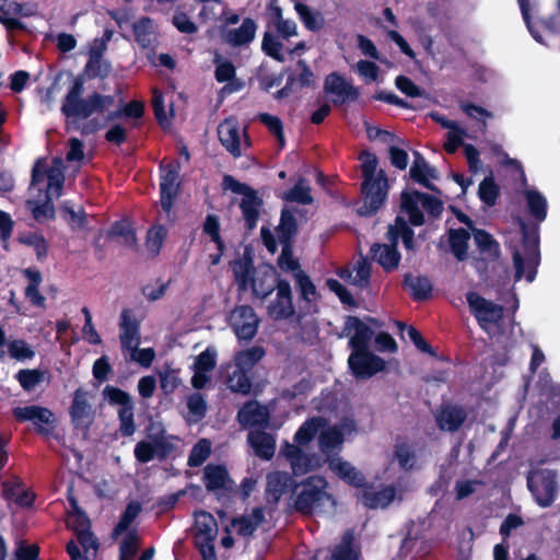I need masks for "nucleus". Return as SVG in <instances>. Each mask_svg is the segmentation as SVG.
Here are the masks:
<instances>
[{"instance_id": "30", "label": "nucleus", "mask_w": 560, "mask_h": 560, "mask_svg": "<svg viewBox=\"0 0 560 560\" xmlns=\"http://www.w3.org/2000/svg\"><path fill=\"white\" fill-rule=\"evenodd\" d=\"M237 420L244 428L265 425L268 423L269 415L265 407L256 400H250L237 411Z\"/></svg>"}, {"instance_id": "4", "label": "nucleus", "mask_w": 560, "mask_h": 560, "mask_svg": "<svg viewBox=\"0 0 560 560\" xmlns=\"http://www.w3.org/2000/svg\"><path fill=\"white\" fill-rule=\"evenodd\" d=\"M66 525L75 535V540L67 542L66 551L71 560H92L96 557L100 541L92 532L91 520L84 510L67 512Z\"/></svg>"}, {"instance_id": "55", "label": "nucleus", "mask_w": 560, "mask_h": 560, "mask_svg": "<svg viewBox=\"0 0 560 560\" xmlns=\"http://www.w3.org/2000/svg\"><path fill=\"white\" fill-rule=\"evenodd\" d=\"M139 550V536L136 529L127 533L119 544V560H133Z\"/></svg>"}, {"instance_id": "12", "label": "nucleus", "mask_w": 560, "mask_h": 560, "mask_svg": "<svg viewBox=\"0 0 560 560\" xmlns=\"http://www.w3.org/2000/svg\"><path fill=\"white\" fill-rule=\"evenodd\" d=\"M466 300L470 308V313L475 316L482 329H487V324H497L503 318V306L485 299L477 292H468L466 294Z\"/></svg>"}, {"instance_id": "27", "label": "nucleus", "mask_w": 560, "mask_h": 560, "mask_svg": "<svg viewBox=\"0 0 560 560\" xmlns=\"http://www.w3.org/2000/svg\"><path fill=\"white\" fill-rule=\"evenodd\" d=\"M262 206L264 200L258 195L257 190L242 198L240 209L244 219V228L246 232L249 233L256 229Z\"/></svg>"}, {"instance_id": "24", "label": "nucleus", "mask_w": 560, "mask_h": 560, "mask_svg": "<svg viewBox=\"0 0 560 560\" xmlns=\"http://www.w3.org/2000/svg\"><path fill=\"white\" fill-rule=\"evenodd\" d=\"M467 419V413L462 406L442 405L435 416V421L440 430L456 432L460 429Z\"/></svg>"}, {"instance_id": "54", "label": "nucleus", "mask_w": 560, "mask_h": 560, "mask_svg": "<svg viewBox=\"0 0 560 560\" xmlns=\"http://www.w3.org/2000/svg\"><path fill=\"white\" fill-rule=\"evenodd\" d=\"M202 231L207 234L211 242L217 246V249H225V243L221 236V228L219 217L215 214H208L202 225Z\"/></svg>"}, {"instance_id": "48", "label": "nucleus", "mask_w": 560, "mask_h": 560, "mask_svg": "<svg viewBox=\"0 0 560 560\" xmlns=\"http://www.w3.org/2000/svg\"><path fill=\"white\" fill-rule=\"evenodd\" d=\"M478 196L482 203L493 207L500 196V187L492 176L485 177L478 187Z\"/></svg>"}, {"instance_id": "52", "label": "nucleus", "mask_w": 560, "mask_h": 560, "mask_svg": "<svg viewBox=\"0 0 560 560\" xmlns=\"http://www.w3.org/2000/svg\"><path fill=\"white\" fill-rule=\"evenodd\" d=\"M211 454V443L207 439L199 440L191 448L187 464L189 467L201 466Z\"/></svg>"}, {"instance_id": "9", "label": "nucleus", "mask_w": 560, "mask_h": 560, "mask_svg": "<svg viewBox=\"0 0 560 560\" xmlns=\"http://www.w3.org/2000/svg\"><path fill=\"white\" fill-rule=\"evenodd\" d=\"M160 203L164 212L168 213L177 197L180 182L179 171L180 164L177 160H173L167 164H160Z\"/></svg>"}, {"instance_id": "34", "label": "nucleus", "mask_w": 560, "mask_h": 560, "mask_svg": "<svg viewBox=\"0 0 560 560\" xmlns=\"http://www.w3.org/2000/svg\"><path fill=\"white\" fill-rule=\"evenodd\" d=\"M203 481L208 491L231 489L232 480L224 465L209 464L205 467Z\"/></svg>"}, {"instance_id": "17", "label": "nucleus", "mask_w": 560, "mask_h": 560, "mask_svg": "<svg viewBox=\"0 0 560 560\" xmlns=\"http://www.w3.org/2000/svg\"><path fill=\"white\" fill-rule=\"evenodd\" d=\"M296 488V480L287 471H273L267 475L266 499L268 503L277 504L281 497Z\"/></svg>"}, {"instance_id": "28", "label": "nucleus", "mask_w": 560, "mask_h": 560, "mask_svg": "<svg viewBox=\"0 0 560 560\" xmlns=\"http://www.w3.org/2000/svg\"><path fill=\"white\" fill-rule=\"evenodd\" d=\"M247 442L259 458L270 460L275 456L276 440L272 434L264 430H254L248 433Z\"/></svg>"}, {"instance_id": "51", "label": "nucleus", "mask_w": 560, "mask_h": 560, "mask_svg": "<svg viewBox=\"0 0 560 560\" xmlns=\"http://www.w3.org/2000/svg\"><path fill=\"white\" fill-rule=\"evenodd\" d=\"M528 211L538 221H544L547 217V200L537 190H527L525 192Z\"/></svg>"}, {"instance_id": "61", "label": "nucleus", "mask_w": 560, "mask_h": 560, "mask_svg": "<svg viewBox=\"0 0 560 560\" xmlns=\"http://www.w3.org/2000/svg\"><path fill=\"white\" fill-rule=\"evenodd\" d=\"M187 408L195 422L202 420L207 412V401L200 393L191 394L187 399Z\"/></svg>"}, {"instance_id": "20", "label": "nucleus", "mask_w": 560, "mask_h": 560, "mask_svg": "<svg viewBox=\"0 0 560 560\" xmlns=\"http://www.w3.org/2000/svg\"><path fill=\"white\" fill-rule=\"evenodd\" d=\"M218 137L234 159L242 156L240 125L236 118L229 117L221 121L218 126Z\"/></svg>"}, {"instance_id": "38", "label": "nucleus", "mask_w": 560, "mask_h": 560, "mask_svg": "<svg viewBox=\"0 0 560 560\" xmlns=\"http://www.w3.org/2000/svg\"><path fill=\"white\" fill-rule=\"evenodd\" d=\"M470 232L464 228L452 229L448 232V244L452 254L458 261H464L468 256V242Z\"/></svg>"}, {"instance_id": "62", "label": "nucleus", "mask_w": 560, "mask_h": 560, "mask_svg": "<svg viewBox=\"0 0 560 560\" xmlns=\"http://www.w3.org/2000/svg\"><path fill=\"white\" fill-rule=\"evenodd\" d=\"M327 288L334 292L340 300V302L350 307H358V302L349 290L340 283L337 279L329 278L326 281Z\"/></svg>"}, {"instance_id": "3", "label": "nucleus", "mask_w": 560, "mask_h": 560, "mask_svg": "<svg viewBox=\"0 0 560 560\" xmlns=\"http://www.w3.org/2000/svg\"><path fill=\"white\" fill-rule=\"evenodd\" d=\"M327 487V479L319 475H312L300 482L296 481L292 498L294 510L308 516L314 513H322L326 503L336 508L337 500L326 491Z\"/></svg>"}, {"instance_id": "26", "label": "nucleus", "mask_w": 560, "mask_h": 560, "mask_svg": "<svg viewBox=\"0 0 560 560\" xmlns=\"http://www.w3.org/2000/svg\"><path fill=\"white\" fill-rule=\"evenodd\" d=\"M32 14L31 5H23L12 0H0V22L10 28L23 27L20 19Z\"/></svg>"}, {"instance_id": "36", "label": "nucleus", "mask_w": 560, "mask_h": 560, "mask_svg": "<svg viewBox=\"0 0 560 560\" xmlns=\"http://www.w3.org/2000/svg\"><path fill=\"white\" fill-rule=\"evenodd\" d=\"M471 233L478 250L486 260L495 261L499 259L501 255L500 244L489 232L477 228Z\"/></svg>"}, {"instance_id": "16", "label": "nucleus", "mask_w": 560, "mask_h": 560, "mask_svg": "<svg viewBox=\"0 0 560 560\" xmlns=\"http://www.w3.org/2000/svg\"><path fill=\"white\" fill-rule=\"evenodd\" d=\"M44 178L47 179L46 197L54 196L55 198H59L65 184L62 162L56 159L52 166L45 168L44 162L37 159V184Z\"/></svg>"}, {"instance_id": "50", "label": "nucleus", "mask_w": 560, "mask_h": 560, "mask_svg": "<svg viewBox=\"0 0 560 560\" xmlns=\"http://www.w3.org/2000/svg\"><path fill=\"white\" fill-rule=\"evenodd\" d=\"M282 246L281 253L277 259L278 267L284 272H298L302 270L300 261L294 257L293 248L294 243H280Z\"/></svg>"}, {"instance_id": "14", "label": "nucleus", "mask_w": 560, "mask_h": 560, "mask_svg": "<svg viewBox=\"0 0 560 560\" xmlns=\"http://www.w3.org/2000/svg\"><path fill=\"white\" fill-rule=\"evenodd\" d=\"M74 429L88 432L94 421V411L88 399V392L79 387L74 390L69 409Z\"/></svg>"}, {"instance_id": "49", "label": "nucleus", "mask_w": 560, "mask_h": 560, "mask_svg": "<svg viewBox=\"0 0 560 560\" xmlns=\"http://www.w3.org/2000/svg\"><path fill=\"white\" fill-rule=\"evenodd\" d=\"M108 237H122L125 245L128 247L137 246L136 231L128 221L120 220L112 224L107 233Z\"/></svg>"}, {"instance_id": "53", "label": "nucleus", "mask_w": 560, "mask_h": 560, "mask_svg": "<svg viewBox=\"0 0 560 560\" xmlns=\"http://www.w3.org/2000/svg\"><path fill=\"white\" fill-rule=\"evenodd\" d=\"M401 331L407 330V335L418 350L430 357H436L438 353L433 347L422 337L421 332L413 326L405 323H398Z\"/></svg>"}, {"instance_id": "45", "label": "nucleus", "mask_w": 560, "mask_h": 560, "mask_svg": "<svg viewBox=\"0 0 560 560\" xmlns=\"http://www.w3.org/2000/svg\"><path fill=\"white\" fill-rule=\"evenodd\" d=\"M283 199L300 205H311L314 201L311 187L304 177H300L294 186L284 192Z\"/></svg>"}, {"instance_id": "43", "label": "nucleus", "mask_w": 560, "mask_h": 560, "mask_svg": "<svg viewBox=\"0 0 560 560\" xmlns=\"http://www.w3.org/2000/svg\"><path fill=\"white\" fill-rule=\"evenodd\" d=\"M265 354L266 351L261 346H253L246 350H241L234 355L235 368L250 372Z\"/></svg>"}, {"instance_id": "1", "label": "nucleus", "mask_w": 560, "mask_h": 560, "mask_svg": "<svg viewBox=\"0 0 560 560\" xmlns=\"http://www.w3.org/2000/svg\"><path fill=\"white\" fill-rule=\"evenodd\" d=\"M84 78L78 75L61 102L60 112L65 117L68 130H78L82 136H89L101 130L104 125L94 114H103L114 104V96L93 92L82 97Z\"/></svg>"}, {"instance_id": "41", "label": "nucleus", "mask_w": 560, "mask_h": 560, "mask_svg": "<svg viewBox=\"0 0 560 560\" xmlns=\"http://www.w3.org/2000/svg\"><path fill=\"white\" fill-rule=\"evenodd\" d=\"M360 548L354 547V535L348 530L342 535L341 542L331 553V560H360Z\"/></svg>"}, {"instance_id": "37", "label": "nucleus", "mask_w": 560, "mask_h": 560, "mask_svg": "<svg viewBox=\"0 0 560 560\" xmlns=\"http://www.w3.org/2000/svg\"><path fill=\"white\" fill-rule=\"evenodd\" d=\"M327 425V420L323 417H312L302 423L295 432L293 440L295 445H307L318 433L320 429Z\"/></svg>"}, {"instance_id": "2", "label": "nucleus", "mask_w": 560, "mask_h": 560, "mask_svg": "<svg viewBox=\"0 0 560 560\" xmlns=\"http://www.w3.org/2000/svg\"><path fill=\"white\" fill-rule=\"evenodd\" d=\"M359 159L362 161L361 171L363 182L361 184V194L363 203L359 207L358 213L362 217H372L375 215L385 203L388 189L387 178L383 170L375 176L377 158L374 153L363 151Z\"/></svg>"}, {"instance_id": "21", "label": "nucleus", "mask_w": 560, "mask_h": 560, "mask_svg": "<svg viewBox=\"0 0 560 560\" xmlns=\"http://www.w3.org/2000/svg\"><path fill=\"white\" fill-rule=\"evenodd\" d=\"M385 238L393 241L397 246L399 240H401L408 254L416 255L418 252L415 231L401 215H397L394 223L388 225Z\"/></svg>"}, {"instance_id": "31", "label": "nucleus", "mask_w": 560, "mask_h": 560, "mask_svg": "<svg viewBox=\"0 0 560 560\" xmlns=\"http://www.w3.org/2000/svg\"><path fill=\"white\" fill-rule=\"evenodd\" d=\"M402 287L408 289L413 301H427L432 295L433 285L427 276H415L408 272L404 276Z\"/></svg>"}, {"instance_id": "19", "label": "nucleus", "mask_w": 560, "mask_h": 560, "mask_svg": "<svg viewBox=\"0 0 560 560\" xmlns=\"http://www.w3.org/2000/svg\"><path fill=\"white\" fill-rule=\"evenodd\" d=\"M119 340L122 350H136L140 345V322L131 310L124 308L119 320Z\"/></svg>"}, {"instance_id": "32", "label": "nucleus", "mask_w": 560, "mask_h": 560, "mask_svg": "<svg viewBox=\"0 0 560 560\" xmlns=\"http://www.w3.org/2000/svg\"><path fill=\"white\" fill-rule=\"evenodd\" d=\"M257 24L252 18H245L237 28L228 30L224 40L233 47L250 44L256 35Z\"/></svg>"}, {"instance_id": "42", "label": "nucleus", "mask_w": 560, "mask_h": 560, "mask_svg": "<svg viewBox=\"0 0 560 560\" xmlns=\"http://www.w3.org/2000/svg\"><path fill=\"white\" fill-rule=\"evenodd\" d=\"M523 247L528 256V260L538 265L539 260V236L536 229L529 230L525 222H521Z\"/></svg>"}, {"instance_id": "13", "label": "nucleus", "mask_w": 560, "mask_h": 560, "mask_svg": "<svg viewBox=\"0 0 560 560\" xmlns=\"http://www.w3.org/2000/svg\"><path fill=\"white\" fill-rule=\"evenodd\" d=\"M259 319L249 305L236 306L230 317V326L238 340L250 341L258 330Z\"/></svg>"}, {"instance_id": "23", "label": "nucleus", "mask_w": 560, "mask_h": 560, "mask_svg": "<svg viewBox=\"0 0 560 560\" xmlns=\"http://www.w3.org/2000/svg\"><path fill=\"white\" fill-rule=\"evenodd\" d=\"M328 466L338 478L355 489L362 490L368 483L366 477L362 471L340 457L328 458Z\"/></svg>"}, {"instance_id": "60", "label": "nucleus", "mask_w": 560, "mask_h": 560, "mask_svg": "<svg viewBox=\"0 0 560 560\" xmlns=\"http://www.w3.org/2000/svg\"><path fill=\"white\" fill-rule=\"evenodd\" d=\"M150 24L151 19L148 16H143L132 25V33L135 39L142 48H147L151 44L149 31Z\"/></svg>"}, {"instance_id": "22", "label": "nucleus", "mask_w": 560, "mask_h": 560, "mask_svg": "<svg viewBox=\"0 0 560 560\" xmlns=\"http://www.w3.org/2000/svg\"><path fill=\"white\" fill-rule=\"evenodd\" d=\"M370 256L385 272L395 271L401 260L398 246L393 241H388L387 244L374 243L370 247Z\"/></svg>"}, {"instance_id": "10", "label": "nucleus", "mask_w": 560, "mask_h": 560, "mask_svg": "<svg viewBox=\"0 0 560 560\" xmlns=\"http://www.w3.org/2000/svg\"><path fill=\"white\" fill-rule=\"evenodd\" d=\"M348 366L357 380H368L385 370V361L369 349L352 350Z\"/></svg>"}, {"instance_id": "63", "label": "nucleus", "mask_w": 560, "mask_h": 560, "mask_svg": "<svg viewBox=\"0 0 560 560\" xmlns=\"http://www.w3.org/2000/svg\"><path fill=\"white\" fill-rule=\"evenodd\" d=\"M396 88L408 97H421L424 91L417 85L409 77L398 75L395 79Z\"/></svg>"}, {"instance_id": "8", "label": "nucleus", "mask_w": 560, "mask_h": 560, "mask_svg": "<svg viewBox=\"0 0 560 560\" xmlns=\"http://www.w3.org/2000/svg\"><path fill=\"white\" fill-rule=\"evenodd\" d=\"M527 487L536 503L549 508L558 495L557 472L549 468H538L528 472Z\"/></svg>"}, {"instance_id": "35", "label": "nucleus", "mask_w": 560, "mask_h": 560, "mask_svg": "<svg viewBox=\"0 0 560 560\" xmlns=\"http://www.w3.org/2000/svg\"><path fill=\"white\" fill-rule=\"evenodd\" d=\"M279 243H295L299 234V223L292 210L283 208L280 212L279 224L275 229Z\"/></svg>"}, {"instance_id": "59", "label": "nucleus", "mask_w": 560, "mask_h": 560, "mask_svg": "<svg viewBox=\"0 0 560 560\" xmlns=\"http://www.w3.org/2000/svg\"><path fill=\"white\" fill-rule=\"evenodd\" d=\"M55 415L45 407L37 406V434L50 435L56 425Z\"/></svg>"}, {"instance_id": "29", "label": "nucleus", "mask_w": 560, "mask_h": 560, "mask_svg": "<svg viewBox=\"0 0 560 560\" xmlns=\"http://www.w3.org/2000/svg\"><path fill=\"white\" fill-rule=\"evenodd\" d=\"M290 463L294 476L305 475L312 469V458L300 446L285 442L281 448Z\"/></svg>"}, {"instance_id": "64", "label": "nucleus", "mask_w": 560, "mask_h": 560, "mask_svg": "<svg viewBox=\"0 0 560 560\" xmlns=\"http://www.w3.org/2000/svg\"><path fill=\"white\" fill-rule=\"evenodd\" d=\"M167 235L164 225H154L148 231L147 243L151 250L159 253Z\"/></svg>"}, {"instance_id": "56", "label": "nucleus", "mask_w": 560, "mask_h": 560, "mask_svg": "<svg viewBox=\"0 0 560 560\" xmlns=\"http://www.w3.org/2000/svg\"><path fill=\"white\" fill-rule=\"evenodd\" d=\"M259 121L272 133L279 141L280 147L284 145V132L282 120L278 116L268 113L258 115Z\"/></svg>"}, {"instance_id": "6", "label": "nucleus", "mask_w": 560, "mask_h": 560, "mask_svg": "<svg viewBox=\"0 0 560 560\" xmlns=\"http://www.w3.org/2000/svg\"><path fill=\"white\" fill-rule=\"evenodd\" d=\"M148 430H155L154 433H148L150 441H139L133 450L136 459L141 464H147L158 457L160 460L166 459L174 451V445L166 439L165 429L161 424L150 423Z\"/></svg>"}, {"instance_id": "18", "label": "nucleus", "mask_w": 560, "mask_h": 560, "mask_svg": "<svg viewBox=\"0 0 560 560\" xmlns=\"http://www.w3.org/2000/svg\"><path fill=\"white\" fill-rule=\"evenodd\" d=\"M324 91L334 94L340 98L339 103L355 102L360 96V91L351 82H348L342 74L337 71L329 73L324 82Z\"/></svg>"}, {"instance_id": "46", "label": "nucleus", "mask_w": 560, "mask_h": 560, "mask_svg": "<svg viewBox=\"0 0 560 560\" xmlns=\"http://www.w3.org/2000/svg\"><path fill=\"white\" fill-rule=\"evenodd\" d=\"M343 441V432L336 425L322 431L318 438L319 447L326 455H329V452L335 448H340Z\"/></svg>"}, {"instance_id": "25", "label": "nucleus", "mask_w": 560, "mask_h": 560, "mask_svg": "<svg viewBox=\"0 0 560 560\" xmlns=\"http://www.w3.org/2000/svg\"><path fill=\"white\" fill-rule=\"evenodd\" d=\"M293 278L300 300L304 303V307L308 312H311L313 307V311L316 312V302L320 299V294L310 276L304 270H298V272L293 273Z\"/></svg>"}, {"instance_id": "44", "label": "nucleus", "mask_w": 560, "mask_h": 560, "mask_svg": "<svg viewBox=\"0 0 560 560\" xmlns=\"http://www.w3.org/2000/svg\"><path fill=\"white\" fill-rule=\"evenodd\" d=\"M393 455L400 469L410 471L415 468L417 462L416 453L406 441H396Z\"/></svg>"}, {"instance_id": "47", "label": "nucleus", "mask_w": 560, "mask_h": 560, "mask_svg": "<svg viewBox=\"0 0 560 560\" xmlns=\"http://www.w3.org/2000/svg\"><path fill=\"white\" fill-rule=\"evenodd\" d=\"M142 511V505L138 501H130L124 512L120 514L118 523L115 525L113 535L118 536L127 532Z\"/></svg>"}, {"instance_id": "39", "label": "nucleus", "mask_w": 560, "mask_h": 560, "mask_svg": "<svg viewBox=\"0 0 560 560\" xmlns=\"http://www.w3.org/2000/svg\"><path fill=\"white\" fill-rule=\"evenodd\" d=\"M225 383L232 393L247 396L252 392V377L249 376V371L244 369L235 368L233 373L226 376Z\"/></svg>"}, {"instance_id": "15", "label": "nucleus", "mask_w": 560, "mask_h": 560, "mask_svg": "<svg viewBox=\"0 0 560 560\" xmlns=\"http://www.w3.org/2000/svg\"><path fill=\"white\" fill-rule=\"evenodd\" d=\"M396 493L395 485L384 486L375 491L373 483L368 481L366 486L355 495L366 509L376 510L389 506L394 502Z\"/></svg>"}, {"instance_id": "5", "label": "nucleus", "mask_w": 560, "mask_h": 560, "mask_svg": "<svg viewBox=\"0 0 560 560\" xmlns=\"http://www.w3.org/2000/svg\"><path fill=\"white\" fill-rule=\"evenodd\" d=\"M232 271L240 291H246L250 288L253 295L259 300H266L275 291L273 282L267 283L266 279L254 277L255 268L249 255L235 259Z\"/></svg>"}, {"instance_id": "11", "label": "nucleus", "mask_w": 560, "mask_h": 560, "mask_svg": "<svg viewBox=\"0 0 560 560\" xmlns=\"http://www.w3.org/2000/svg\"><path fill=\"white\" fill-rule=\"evenodd\" d=\"M368 323L376 327H380L378 320L371 316H366L365 320L361 319L358 316H346L345 325L342 328V335L348 336L351 331H353V335L350 337L348 342V346L351 348V350L370 348V343L374 336V331L368 325Z\"/></svg>"}, {"instance_id": "57", "label": "nucleus", "mask_w": 560, "mask_h": 560, "mask_svg": "<svg viewBox=\"0 0 560 560\" xmlns=\"http://www.w3.org/2000/svg\"><path fill=\"white\" fill-rule=\"evenodd\" d=\"M283 44L279 42L272 34L266 32L261 42L262 51L272 59L283 62L285 60L282 54Z\"/></svg>"}, {"instance_id": "40", "label": "nucleus", "mask_w": 560, "mask_h": 560, "mask_svg": "<svg viewBox=\"0 0 560 560\" xmlns=\"http://www.w3.org/2000/svg\"><path fill=\"white\" fill-rule=\"evenodd\" d=\"M195 526V538H217L218 524L211 513L203 510L196 512Z\"/></svg>"}, {"instance_id": "58", "label": "nucleus", "mask_w": 560, "mask_h": 560, "mask_svg": "<svg viewBox=\"0 0 560 560\" xmlns=\"http://www.w3.org/2000/svg\"><path fill=\"white\" fill-rule=\"evenodd\" d=\"M295 9L304 24V26L312 31L317 32L323 28L324 20L323 18H318L315 13L311 11V9L302 3H298Z\"/></svg>"}, {"instance_id": "33", "label": "nucleus", "mask_w": 560, "mask_h": 560, "mask_svg": "<svg viewBox=\"0 0 560 560\" xmlns=\"http://www.w3.org/2000/svg\"><path fill=\"white\" fill-rule=\"evenodd\" d=\"M265 521V511L261 506H255L250 515L236 516L231 520V526L236 529L238 536L249 537L254 535L259 525Z\"/></svg>"}, {"instance_id": "7", "label": "nucleus", "mask_w": 560, "mask_h": 560, "mask_svg": "<svg viewBox=\"0 0 560 560\" xmlns=\"http://www.w3.org/2000/svg\"><path fill=\"white\" fill-rule=\"evenodd\" d=\"M103 395L110 406L118 407L117 418L121 435L126 438L133 435L137 425L135 422V402L130 394L119 387L106 385Z\"/></svg>"}]
</instances>
